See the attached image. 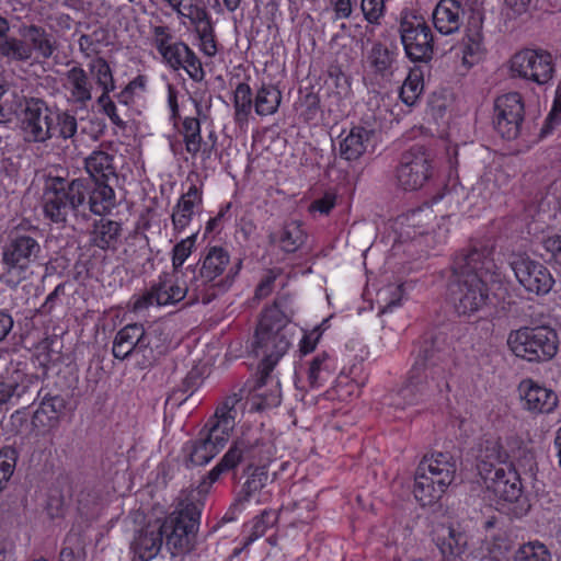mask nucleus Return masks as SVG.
<instances>
[{"label": "nucleus", "mask_w": 561, "mask_h": 561, "mask_svg": "<svg viewBox=\"0 0 561 561\" xmlns=\"http://www.w3.org/2000/svg\"><path fill=\"white\" fill-rule=\"evenodd\" d=\"M451 364L448 346H442L438 337L425 340L407 383L391 397L390 404L404 409L447 393Z\"/></svg>", "instance_id": "obj_3"}, {"label": "nucleus", "mask_w": 561, "mask_h": 561, "mask_svg": "<svg viewBox=\"0 0 561 561\" xmlns=\"http://www.w3.org/2000/svg\"><path fill=\"white\" fill-rule=\"evenodd\" d=\"M511 351L527 362H547L558 351V335L549 327H524L512 331L507 337Z\"/></svg>", "instance_id": "obj_12"}, {"label": "nucleus", "mask_w": 561, "mask_h": 561, "mask_svg": "<svg viewBox=\"0 0 561 561\" xmlns=\"http://www.w3.org/2000/svg\"><path fill=\"white\" fill-rule=\"evenodd\" d=\"M252 105H254V99L251 87L245 82L239 83L233 95L234 119L238 124L248 122Z\"/></svg>", "instance_id": "obj_40"}, {"label": "nucleus", "mask_w": 561, "mask_h": 561, "mask_svg": "<svg viewBox=\"0 0 561 561\" xmlns=\"http://www.w3.org/2000/svg\"><path fill=\"white\" fill-rule=\"evenodd\" d=\"M19 35L30 48V59L34 53L43 59H49L58 48L54 36L41 25L22 23Z\"/></svg>", "instance_id": "obj_26"}, {"label": "nucleus", "mask_w": 561, "mask_h": 561, "mask_svg": "<svg viewBox=\"0 0 561 561\" xmlns=\"http://www.w3.org/2000/svg\"><path fill=\"white\" fill-rule=\"evenodd\" d=\"M461 51L463 64L472 65L483 51L482 22L474 19L466 27V33L461 42Z\"/></svg>", "instance_id": "obj_34"}, {"label": "nucleus", "mask_w": 561, "mask_h": 561, "mask_svg": "<svg viewBox=\"0 0 561 561\" xmlns=\"http://www.w3.org/2000/svg\"><path fill=\"white\" fill-rule=\"evenodd\" d=\"M423 90V81L416 73H410L400 90V98L407 105H413Z\"/></svg>", "instance_id": "obj_50"}, {"label": "nucleus", "mask_w": 561, "mask_h": 561, "mask_svg": "<svg viewBox=\"0 0 561 561\" xmlns=\"http://www.w3.org/2000/svg\"><path fill=\"white\" fill-rule=\"evenodd\" d=\"M66 78L70 84L71 96L77 103L85 104L92 99V84L83 68L72 67L67 71Z\"/></svg>", "instance_id": "obj_37"}, {"label": "nucleus", "mask_w": 561, "mask_h": 561, "mask_svg": "<svg viewBox=\"0 0 561 561\" xmlns=\"http://www.w3.org/2000/svg\"><path fill=\"white\" fill-rule=\"evenodd\" d=\"M329 355L323 352L310 362L308 368V382L311 388H319L330 377Z\"/></svg>", "instance_id": "obj_44"}, {"label": "nucleus", "mask_w": 561, "mask_h": 561, "mask_svg": "<svg viewBox=\"0 0 561 561\" xmlns=\"http://www.w3.org/2000/svg\"><path fill=\"white\" fill-rule=\"evenodd\" d=\"M242 268V260H237L233 264H229L228 270L226 271V276L220 283L217 285L219 291H227L234 283L236 277L239 275Z\"/></svg>", "instance_id": "obj_60"}, {"label": "nucleus", "mask_w": 561, "mask_h": 561, "mask_svg": "<svg viewBox=\"0 0 561 561\" xmlns=\"http://www.w3.org/2000/svg\"><path fill=\"white\" fill-rule=\"evenodd\" d=\"M541 244L549 255V260L561 266V234L554 233L545 237Z\"/></svg>", "instance_id": "obj_56"}, {"label": "nucleus", "mask_w": 561, "mask_h": 561, "mask_svg": "<svg viewBox=\"0 0 561 561\" xmlns=\"http://www.w3.org/2000/svg\"><path fill=\"white\" fill-rule=\"evenodd\" d=\"M273 455L274 446L263 438L259 430L244 428L196 490L205 494L221 474L233 471L240 463L248 462V470H250L255 463L268 462Z\"/></svg>", "instance_id": "obj_7"}, {"label": "nucleus", "mask_w": 561, "mask_h": 561, "mask_svg": "<svg viewBox=\"0 0 561 561\" xmlns=\"http://www.w3.org/2000/svg\"><path fill=\"white\" fill-rule=\"evenodd\" d=\"M164 538L160 528V519L149 523L135 536L131 548L142 561H149L161 550Z\"/></svg>", "instance_id": "obj_28"}, {"label": "nucleus", "mask_w": 561, "mask_h": 561, "mask_svg": "<svg viewBox=\"0 0 561 561\" xmlns=\"http://www.w3.org/2000/svg\"><path fill=\"white\" fill-rule=\"evenodd\" d=\"M42 253L43 249L35 230L11 231L1 248V279L13 286L26 279L30 268L41 260Z\"/></svg>", "instance_id": "obj_11"}, {"label": "nucleus", "mask_w": 561, "mask_h": 561, "mask_svg": "<svg viewBox=\"0 0 561 561\" xmlns=\"http://www.w3.org/2000/svg\"><path fill=\"white\" fill-rule=\"evenodd\" d=\"M65 283L58 284L46 297L44 304L36 310V313L41 316H49L58 304L60 297L65 295Z\"/></svg>", "instance_id": "obj_58"}, {"label": "nucleus", "mask_w": 561, "mask_h": 561, "mask_svg": "<svg viewBox=\"0 0 561 561\" xmlns=\"http://www.w3.org/2000/svg\"><path fill=\"white\" fill-rule=\"evenodd\" d=\"M161 56L173 70L184 69L195 82L204 80L205 71L202 61L186 43L181 41L173 43Z\"/></svg>", "instance_id": "obj_23"}, {"label": "nucleus", "mask_w": 561, "mask_h": 561, "mask_svg": "<svg viewBox=\"0 0 561 561\" xmlns=\"http://www.w3.org/2000/svg\"><path fill=\"white\" fill-rule=\"evenodd\" d=\"M84 542L78 533L70 531L64 541L59 553V561H85Z\"/></svg>", "instance_id": "obj_43"}, {"label": "nucleus", "mask_w": 561, "mask_h": 561, "mask_svg": "<svg viewBox=\"0 0 561 561\" xmlns=\"http://www.w3.org/2000/svg\"><path fill=\"white\" fill-rule=\"evenodd\" d=\"M230 264V254L220 245L206 247L195 265H188V288L192 290L190 304L208 305L225 291L218 290V284L226 276Z\"/></svg>", "instance_id": "obj_10"}, {"label": "nucleus", "mask_w": 561, "mask_h": 561, "mask_svg": "<svg viewBox=\"0 0 561 561\" xmlns=\"http://www.w3.org/2000/svg\"><path fill=\"white\" fill-rule=\"evenodd\" d=\"M38 383V376L28 373L27 364L10 360L0 374V407L18 404Z\"/></svg>", "instance_id": "obj_19"}, {"label": "nucleus", "mask_w": 561, "mask_h": 561, "mask_svg": "<svg viewBox=\"0 0 561 561\" xmlns=\"http://www.w3.org/2000/svg\"><path fill=\"white\" fill-rule=\"evenodd\" d=\"M21 131L26 142L44 144L54 137V111L42 100L31 98L25 102Z\"/></svg>", "instance_id": "obj_17"}, {"label": "nucleus", "mask_w": 561, "mask_h": 561, "mask_svg": "<svg viewBox=\"0 0 561 561\" xmlns=\"http://www.w3.org/2000/svg\"><path fill=\"white\" fill-rule=\"evenodd\" d=\"M152 36L154 41V46L160 55L169 48L172 39V34L169 26L164 25H156L152 26Z\"/></svg>", "instance_id": "obj_57"}, {"label": "nucleus", "mask_w": 561, "mask_h": 561, "mask_svg": "<svg viewBox=\"0 0 561 561\" xmlns=\"http://www.w3.org/2000/svg\"><path fill=\"white\" fill-rule=\"evenodd\" d=\"M122 233V227L117 221L100 219L93 225L90 234L91 244L101 250H115Z\"/></svg>", "instance_id": "obj_32"}, {"label": "nucleus", "mask_w": 561, "mask_h": 561, "mask_svg": "<svg viewBox=\"0 0 561 561\" xmlns=\"http://www.w3.org/2000/svg\"><path fill=\"white\" fill-rule=\"evenodd\" d=\"M436 546L446 560H451L461 557L468 549L469 536L459 527L440 526L437 537Z\"/></svg>", "instance_id": "obj_30"}, {"label": "nucleus", "mask_w": 561, "mask_h": 561, "mask_svg": "<svg viewBox=\"0 0 561 561\" xmlns=\"http://www.w3.org/2000/svg\"><path fill=\"white\" fill-rule=\"evenodd\" d=\"M147 79L145 76L139 75L134 78L117 95L119 103L128 105L133 100L137 91H145Z\"/></svg>", "instance_id": "obj_54"}, {"label": "nucleus", "mask_w": 561, "mask_h": 561, "mask_svg": "<svg viewBox=\"0 0 561 561\" xmlns=\"http://www.w3.org/2000/svg\"><path fill=\"white\" fill-rule=\"evenodd\" d=\"M188 294L192 295V290L187 279H183L181 285L179 279L172 280L168 274H163L144 294L134 297L133 311H142L151 306L175 305Z\"/></svg>", "instance_id": "obj_20"}, {"label": "nucleus", "mask_w": 561, "mask_h": 561, "mask_svg": "<svg viewBox=\"0 0 561 561\" xmlns=\"http://www.w3.org/2000/svg\"><path fill=\"white\" fill-rule=\"evenodd\" d=\"M289 322L290 317L280 308L279 302L262 312L250 346L251 353L261 358L256 390L266 385L271 371L291 345Z\"/></svg>", "instance_id": "obj_4"}, {"label": "nucleus", "mask_w": 561, "mask_h": 561, "mask_svg": "<svg viewBox=\"0 0 561 561\" xmlns=\"http://www.w3.org/2000/svg\"><path fill=\"white\" fill-rule=\"evenodd\" d=\"M241 401V393L228 396L218 405L214 416L207 421L198 436L185 444L187 466H204L222 450L237 424L238 407Z\"/></svg>", "instance_id": "obj_5"}, {"label": "nucleus", "mask_w": 561, "mask_h": 561, "mask_svg": "<svg viewBox=\"0 0 561 561\" xmlns=\"http://www.w3.org/2000/svg\"><path fill=\"white\" fill-rule=\"evenodd\" d=\"M515 561H550V552L539 541H530L522 545L514 557Z\"/></svg>", "instance_id": "obj_47"}, {"label": "nucleus", "mask_w": 561, "mask_h": 561, "mask_svg": "<svg viewBox=\"0 0 561 561\" xmlns=\"http://www.w3.org/2000/svg\"><path fill=\"white\" fill-rule=\"evenodd\" d=\"M282 102V92L272 83H262L255 91L254 111L260 116L273 115Z\"/></svg>", "instance_id": "obj_36"}, {"label": "nucleus", "mask_w": 561, "mask_h": 561, "mask_svg": "<svg viewBox=\"0 0 561 561\" xmlns=\"http://www.w3.org/2000/svg\"><path fill=\"white\" fill-rule=\"evenodd\" d=\"M457 459L449 451H432L423 456L416 472L413 493L422 506L437 502L454 482Z\"/></svg>", "instance_id": "obj_9"}, {"label": "nucleus", "mask_w": 561, "mask_h": 561, "mask_svg": "<svg viewBox=\"0 0 561 561\" xmlns=\"http://www.w3.org/2000/svg\"><path fill=\"white\" fill-rule=\"evenodd\" d=\"M508 455L503 448L500 438L488 437L483 439L478 448L476 456L477 470L481 479L495 472L501 467H510L507 461Z\"/></svg>", "instance_id": "obj_24"}, {"label": "nucleus", "mask_w": 561, "mask_h": 561, "mask_svg": "<svg viewBox=\"0 0 561 561\" xmlns=\"http://www.w3.org/2000/svg\"><path fill=\"white\" fill-rule=\"evenodd\" d=\"M485 488L496 497L508 503H515V517H522L530 508L528 501L523 497L522 483L518 473L512 467H501L482 479Z\"/></svg>", "instance_id": "obj_18"}, {"label": "nucleus", "mask_w": 561, "mask_h": 561, "mask_svg": "<svg viewBox=\"0 0 561 561\" xmlns=\"http://www.w3.org/2000/svg\"><path fill=\"white\" fill-rule=\"evenodd\" d=\"M433 157L424 145H413L401 154L397 169L399 185L405 191H415L424 186L433 174Z\"/></svg>", "instance_id": "obj_13"}, {"label": "nucleus", "mask_w": 561, "mask_h": 561, "mask_svg": "<svg viewBox=\"0 0 561 561\" xmlns=\"http://www.w3.org/2000/svg\"><path fill=\"white\" fill-rule=\"evenodd\" d=\"M197 37L199 39L201 50L208 57H214L217 51V42L215 36L214 25L208 28H203L197 32Z\"/></svg>", "instance_id": "obj_55"}, {"label": "nucleus", "mask_w": 561, "mask_h": 561, "mask_svg": "<svg viewBox=\"0 0 561 561\" xmlns=\"http://www.w3.org/2000/svg\"><path fill=\"white\" fill-rule=\"evenodd\" d=\"M523 409L534 414L552 413L558 405L557 393L531 379H525L518 387Z\"/></svg>", "instance_id": "obj_22"}, {"label": "nucleus", "mask_w": 561, "mask_h": 561, "mask_svg": "<svg viewBox=\"0 0 561 561\" xmlns=\"http://www.w3.org/2000/svg\"><path fill=\"white\" fill-rule=\"evenodd\" d=\"M163 330L140 323L123 327L113 340L112 354L116 359L135 358L140 368L152 366L165 352Z\"/></svg>", "instance_id": "obj_8"}, {"label": "nucleus", "mask_w": 561, "mask_h": 561, "mask_svg": "<svg viewBox=\"0 0 561 561\" xmlns=\"http://www.w3.org/2000/svg\"><path fill=\"white\" fill-rule=\"evenodd\" d=\"M203 495L197 490L191 491L171 514L160 520L164 545L172 557L184 556L195 548L204 507Z\"/></svg>", "instance_id": "obj_6"}, {"label": "nucleus", "mask_w": 561, "mask_h": 561, "mask_svg": "<svg viewBox=\"0 0 561 561\" xmlns=\"http://www.w3.org/2000/svg\"><path fill=\"white\" fill-rule=\"evenodd\" d=\"M115 205L116 196L111 185L91 188L84 179L68 181L62 176H45L43 210L55 224L65 225L70 216L87 220L89 213L103 216Z\"/></svg>", "instance_id": "obj_1"}, {"label": "nucleus", "mask_w": 561, "mask_h": 561, "mask_svg": "<svg viewBox=\"0 0 561 561\" xmlns=\"http://www.w3.org/2000/svg\"><path fill=\"white\" fill-rule=\"evenodd\" d=\"M197 232L178 242L172 249V267L175 275L181 274L184 279L190 278V272L183 267L195 248Z\"/></svg>", "instance_id": "obj_41"}, {"label": "nucleus", "mask_w": 561, "mask_h": 561, "mask_svg": "<svg viewBox=\"0 0 561 561\" xmlns=\"http://www.w3.org/2000/svg\"><path fill=\"white\" fill-rule=\"evenodd\" d=\"M510 265L518 283L529 293L538 296L548 294L554 284V279L542 263L530 259L526 254L512 256Z\"/></svg>", "instance_id": "obj_21"}, {"label": "nucleus", "mask_w": 561, "mask_h": 561, "mask_svg": "<svg viewBox=\"0 0 561 561\" xmlns=\"http://www.w3.org/2000/svg\"><path fill=\"white\" fill-rule=\"evenodd\" d=\"M182 125L185 149L196 156L202 149L201 123L195 117H185Z\"/></svg>", "instance_id": "obj_45"}, {"label": "nucleus", "mask_w": 561, "mask_h": 561, "mask_svg": "<svg viewBox=\"0 0 561 561\" xmlns=\"http://www.w3.org/2000/svg\"><path fill=\"white\" fill-rule=\"evenodd\" d=\"M434 219L433 210L431 207H423L414 209L408 216V221L411 227L416 228V233L424 234L428 231L430 225Z\"/></svg>", "instance_id": "obj_51"}, {"label": "nucleus", "mask_w": 561, "mask_h": 561, "mask_svg": "<svg viewBox=\"0 0 561 561\" xmlns=\"http://www.w3.org/2000/svg\"><path fill=\"white\" fill-rule=\"evenodd\" d=\"M335 205V196L331 193H325L321 198L316 199L310 205L311 211H319L322 215H328Z\"/></svg>", "instance_id": "obj_61"}, {"label": "nucleus", "mask_w": 561, "mask_h": 561, "mask_svg": "<svg viewBox=\"0 0 561 561\" xmlns=\"http://www.w3.org/2000/svg\"><path fill=\"white\" fill-rule=\"evenodd\" d=\"M511 72L539 85L548 83L554 75L553 59L550 53L543 49H523L513 55Z\"/></svg>", "instance_id": "obj_14"}, {"label": "nucleus", "mask_w": 561, "mask_h": 561, "mask_svg": "<svg viewBox=\"0 0 561 561\" xmlns=\"http://www.w3.org/2000/svg\"><path fill=\"white\" fill-rule=\"evenodd\" d=\"M492 253V247L479 243L455 256L448 290L459 316L470 317L490 304L484 277L496 268Z\"/></svg>", "instance_id": "obj_2"}, {"label": "nucleus", "mask_w": 561, "mask_h": 561, "mask_svg": "<svg viewBox=\"0 0 561 561\" xmlns=\"http://www.w3.org/2000/svg\"><path fill=\"white\" fill-rule=\"evenodd\" d=\"M252 468H254V470L250 473V478L247 480L242 489L244 492V500H249L253 493L260 491L268 480L266 462L255 463Z\"/></svg>", "instance_id": "obj_49"}, {"label": "nucleus", "mask_w": 561, "mask_h": 561, "mask_svg": "<svg viewBox=\"0 0 561 561\" xmlns=\"http://www.w3.org/2000/svg\"><path fill=\"white\" fill-rule=\"evenodd\" d=\"M18 460V451L13 447L0 449V492L12 477Z\"/></svg>", "instance_id": "obj_48"}, {"label": "nucleus", "mask_w": 561, "mask_h": 561, "mask_svg": "<svg viewBox=\"0 0 561 561\" xmlns=\"http://www.w3.org/2000/svg\"><path fill=\"white\" fill-rule=\"evenodd\" d=\"M66 409V401L60 396L44 397L39 408L34 413V423L45 425L57 421Z\"/></svg>", "instance_id": "obj_39"}, {"label": "nucleus", "mask_w": 561, "mask_h": 561, "mask_svg": "<svg viewBox=\"0 0 561 561\" xmlns=\"http://www.w3.org/2000/svg\"><path fill=\"white\" fill-rule=\"evenodd\" d=\"M84 169L92 181L91 188L110 185L108 181L117 178L114 156L102 149L93 150L84 159Z\"/></svg>", "instance_id": "obj_25"}, {"label": "nucleus", "mask_w": 561, "mask_h": 561, "mask_svg": "<svg viewBox=\"0 0 561 561\" xmlns=\"http://www.w3.org/2000/svg\"><path fill=\"white\" fill-rule=\"evenodd\" d=\"M201 385V374L197 369H192L187 373L185 378L182 380L180 387L183 389V393H186L190 398L194 391Z\"/></svg>", "instance_id": "obj_62"}, {"label": "nucleus", "mask_w": 561, "mask_h": 561, "mask_svg": "<svg viewBox=\"0 0 561 561\" xmlns=\"http://www.w3.org/2000/svg\"><path fill=\"white\" fill-rule=\"evenodd\" d=\"M321 325L317 327L314 330H312L310 333L305 334L304 337L300 341V351L304 354L311 353L321 336Z\"/></svg>", "instance_id": "obj_63"}, {"label": "nucleus", "mask_w": 561, "mask_h": 561, "mask_svg": "<svg viewBox=\"0 0 561 561\" xmlns=\"http://www.w3.org/2000/svg\"><path fill=\"white\" fill-rule=\"evenodd\" d=\"M78 131V122L68 111H54V136L62 140H72Z\"/></svg>", "instance_id": "obj_42"}, {"label": "nucleus", "mask_w": 561, "mask_h": 561, "mask_svg": "<svg viewBox=\"0 0 561 561\" xmlns=\"http://www.w3.org/2000/svg\"><path fill=\"white\" fill-rule=\"evenodd\" d=\"M400 36L407 57L414 62H426L434 53V38L431 27L422 18L411 16L401 20Z\"/></svg>", "instance_id": "obj_15"}, {"label": "nucleus", "mask_w": 561, "mask_h": 561, "mask_svg": "<svg viewBox=\"0 0 561 561\" xmlns=\"http://www.w3.org/2000/svg\"><path fill=\"white\" fill-rule=\"evenodd\" d=\"M561 123V87L558 88L553 106L546 119V124L541 129L542 134H548L556 125Z\"/></svg>", "instance_id": "obj_59"}, {"label": "nucleus", "mask_w": 561, "mask_h": 561, "mask_svg": "<svg viewBox=\"0 0 561 561\" xmlns=\"http://www.w3.org/2000/svg\"><path fill=\"white\" fill-rule=\"evenodd\" d=\"M90 71L94 76L98 85L102 88V90H115V81L111 67L104 58L98 57L93 59L90 64Z\"/></svg>", "instance_id": "obj_46"}, {"label": "nucleus", "mask_w": 561, "mask_h": 561, "mask_svg": "<svg viewBox=\"0 0 561 561\" xmlns=\"http://www.w3.org/2000/svg\"><path fill=\"white\" fill-rule=\"evenodd\" d=\"M465 9L459 0H440L433 13L435 28L443 35H450L459 31L462 24Z\"/></svg>", "instance_id": "obj_27"}, {"label": "nucleus", "mask_w": 561, "mask_h": 561, "mask_svg": "<svg viewBox=\"0 0 561 561\" xmlns=\"http://www.w3.org/2000/svg\"><path fill=\"white\" fill-rule=\"evenodd\" d=\"M396 58V50L380 42L374 43L367 55L369 67L381 77H389L393 73Z\"/></svg>", "instance_id": "obj_35"}, {"label": "nucleus", "mask_w": 561, "mask_h": 561, "mask_svg": "<svg viewBox=\"0 0 561 561\" xmlns=\"http://www.w3.org/2000/svg\"><path fill=\"white\" fill-rule=\"evenodd\" d=\"M362 11L368 23L378 25L385 14V1L362 0Z\"/></svg>", "instance_id": "obj_53"}, {"label": "nucleus", "mask_w": 561, "mask_h": 561, "mask_svg": "<svg viewBox=\"0 0 561 561\" xmlns=\"http://www.w3.org/2000/svg\"><path fill=\"white\" fill-rule=\"evenodd\" d=\"M0 58L8 64L27 62L30 60V48L23 37L10 35V23L0 14Z\"/></svg>", "instance_id": "obj_29"}, {"label": "nucleus", "mask_w": 561, "mask_h": 561, "mask_svg": "<svg viewBox=\"0 0 561 561\" xmlns=\"http://www.w3.org/2000/svg\"><path fill=\"white\" fill-rule=\"evenodd\" d=\"M371 135L373 131L365 127H353L340 142V156L347 161L357 160L366 151Z\"/></svg>", "instance_id": "obj_33"}, {"label": "nucleus", "mask_w": 561, "mask_h": 561, "mask_svg": "<svg viewBox=\"0 0 561 561\" xmlns=\"http://www.w3.org/2000/svg\"><path fill=\"white\" fill-rule=\"evenodd\" d=\"M202 191L192 184L173 207L171 220L176 232L183 231L192 221L195 207L202 204Z\"/></svg>", "instance_id": "obj_31"}, {"label": "nucleus", "mask_w": 561, "mask_h": 561, "mask_svg": "<svg viewBox=\"0 0 561 561\" xmlns=\"http://www.w3.org/2000/svg\"><path fill=\"white\" fill-rule=\"evenodd\" d=\"M188 21L194 26L195 33L202 31L204 27L208 28L213 26L211 16L206 8L197 14H194Z\"/></svg>", "instance_id": "obj_64"}, {"label": "nucleus", "mask_w": 561, "mask_h": 561, "mask_svg": "<svg viewBox=\"0 0 561 561\" xmlns=\"http://www.w3.org/2000/svg\"><path fill=\"white\" fill-rule=\"evenodd\" d=\"M306 240L307 233L300 222L291 220L282 228L277 242L284 252L294 253L305 244Z\"/></svg>", "instance_id": "obj_38"}, {"label": "nucleus", "mask_w": 561, "mask_h": 561, "mask_svg": "<svg viewBox=\"0 0 561 561\" xmlns=\"http://www.w3.org/2000/svg\"><path fill=\"white\" fill-rule=\"evenodd\" d=\"M524 116V101L518 92H510L495 99L493 125L502 138L513 140L522 135Z\"/></svg>", "instance_id": "obj_16"}, {"label": "nucleus", "mask_w": 561, "mask_h": 561, "mask_svg": "<svg viewBox=\"0 0 561 561\" xmlns=\"http://www.w3.org/2000/svg\"><path fill=\"white\" fill-rule=\"evenodd\" d=\"M276 520V516L273 512L264 511L260 516L253 520L252 533L249 536L245 545L251 543L255 539L263 536L266 529L272 526Z\"/></svg>", "instance_id": "obj_52"}]
</instances>
